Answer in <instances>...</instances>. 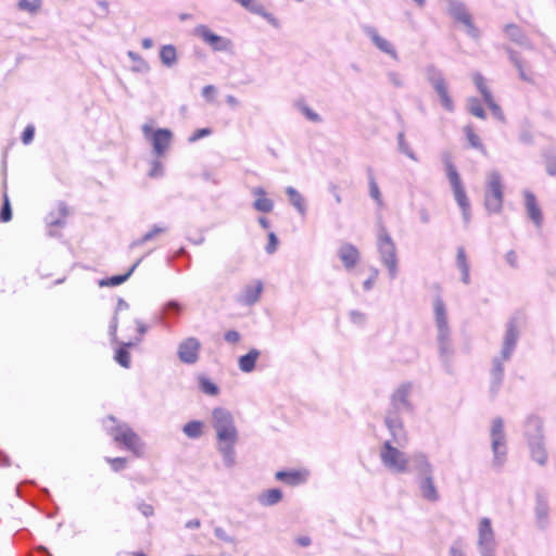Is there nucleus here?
Segmentation results:
<instances>
[{
  "mask_svg": "<svg viewBox=\"0 0 556 556\" xmlns=\"http://www.w3.org/2000/svg\"><path fill=\"white\" fill-rule=\"evenodd\" d=\"M210 426L214 431L215 450L225 469H233L238 464L237 445L240 431L235 415L226 407L217 406L210 413Z\"/></svg>",
  "mask_w": 556,
  "mask_h": 556,
  "instance_id": "obj_1",
  "label": "nucleus"
},
{
  "mask_svg": "<svg viewBox=\"0 0 556 556\" xmlns=\"http://www.w3.org/2000/svg\"><path fill=\"white\" fill-rule=\"evenodd\" d=\"M521 328L522 320L519 316L510 317L505 325L500 353L493 357L490 370L492 393H497L503 383L505 363L511 358L517 348Z\"/></svg>",
  "mask_w": 556,
  "mask_h": 556,
  "instance_id": "obj_2",
  "label": "nucleus"
},
{
  "mask_svg": "<svg viewBox=\"0 0 556 556\" xmlns=\"http://www.w3.org/2000/svg\"><path fill=\"white\" fill-rule=\"evenodd\" d=\"M431 316L437 332V342L441 357L447 362L453 354L452 325L446 301L441 294L431 300Z\"/></svg>",
  "mask_w": 556,
  "mask_h": 556,
  "instance_id": "obj_3",
  "label": "nucleus"
},
{
  "mask_svg": "<svg viewBox=\"0 0 556 556\" xmlns=\"http://www.w3.org/2000/svg\"><path fill=\"white\" fill-rule=\"evenodd\" d=\"M103 427L116 444L123 445L136 456L143 455L144 443L129 425L109 416L103 420Z\"/></svg>",
  "mask_w": 556,
  "mask_h": 556,
  "instance_id": "obj_4",
  "label": "nucleus"
},
{
  "mask_svg": "<svg viewBox=\"0 0 556 556\" xmlns=\"http://www.w3.org/2000/svg\"><path fill=\"white\" fill-rule=\"evenodd\" d=\"M442 162L444 164V170L446 178L450 182L454 200L456 201L458 207L462 211V216L465 226H468L471 220V206L470 201L467 197L464 184L462 178L452 161V156L450 154L442 155Z\"/></svg>",
  "mask_w": 556,
  "mask_h": 556,
  "instance_id": "obj_5",
  "label": "nucleus"
},
{
  "mask_svg": "<svg viewBox=\"0 0 556 556\" xmlns=\"http://www.w3.org/2000/svg\"><path fill=\"white\" fill-rule=\"evenodd\" d=\"M390 442H382L378 456L381 466L391 475H406L410 471V456L402 448Z\"/></svg>",
  "mask_w": 556,
  "mask_h": 556,
  "instance_id": "obj_6",
  "label": "nucleus"
},
{
  "mask_svg": "<svg viewBox=\"0 0 556 556\" xmlns=\"http://www.w3.org/2000/svg\"><path fill=\"white\" fill-rule=\"evenodd\" d=\"M377 251L380 263L387 268L391 280L399 275V257L396 245L386 228H380L377 235Z\"/></svg>",
  "mask_w": 556,
  "mask_h": 556,
  "instance_id": "obj_7",
  "label": "nucleus"
},
{
  "mask_svg": "<svg viewBox=\"0 0 556 556\" xmlns=\"http://www.w3.org/2000/svg\"><path fill=\"white\" fill-rule=\"evenodd\" d=\"M504 202L503 176L497 169L485 175L484 206L490 214H500Z\"/></svg>",
  "mask_w": 556,
  "mask_h": 556,
  "instance_id": "obj_8",
  "label": "nucleus"
},
{
  "mask_svg": "<svg viewBox=\"0 0 556 556\" xmlns=\"http://www.w3.org/2000/svg\"><path fill=\"white\" fill-rule=\"evenodd\" d=\"M527 426L532 427L534 430L533 432H530V430L526 431L531 459L543 467L547 464L548 454L542 432V421L535 416H530L527 418Z\"/></svg>",
  "mask_w": 556,
  "mask_h": 556,
  "instance_id": "obj_9",
  "label": "nucleus"
},
{
  "mask_svg": "<svg viewBox=\"0 0 556 556\" xmlns=\"http://www.w3.org/2000/svg\"><path fill=\"white\" fill-rule=\"evenodd\" d=\"M490 442L493 454L491 466L495 469H501L507 459L506 433L504 420L501 417L494 418L491 422Z\"/></svg>",
  "mask_w": 556,
  "mask_h": 556,
  "instance_id": "obj_10",
  "label": "nucleus"
},
{
  "mask_svg": "<svg viewBox=\"0 0 556 556\" xmlns=\"http://www.w3.org/2000/svg\"><path fill=\"white\" fill-rule=\"evenodd\" d=\"M143 138L151 144L152 153L161 157L170 149L174 138L172 130L168 128H154L152 123H144L141 126Z\"/></svg>",
  "mask_w": 556,
  "mask_h": 556,
  "instance_id": "obj_11",
  "label": "nucleus"
},
{
  "mask_svg": "<svg viewBox=\"0 0 556 556\" xmlns=\"http://www.w3.org/2000/svg\"><path fill=\"white\" fill-rule=\"evenodd\" d=\"M476 545L480 556H497L498 541L492 521L488 517L480 518L477 523Z\"/></svg>",
  "mask_w": 556,
  "mask_h": 556,
  "instance_id": "obj_12",
  "label": "nucleus"
},
{
  "mask_svg": "<svg viewBox=\"0 0 556 556\" xmlns=\"http://www.w3.org/2000/svg\"><path fill=\"white\" fill-rule=\"evenodd\" d=\"M446 7V11L450 16L456 22L463 25L466 33L477 39L479 38V29L473 25L472 16L467 10L465 3L460 0H441Z\"/></svg>",
  "mask_w": 556,
  "mask_h": 556,
  "instance_id": "obj_13",
  "label": "nucleus"
},
{
  "mask_svg": "<svg viewBox=\"0 0 556 556\" xmlns=\"http://www.w3.org/2000/svg\"><path fill=\"white\" fill-rule=\"evenodd\" d=\"M426 76L437 92L441 106L447 112H453L455 109L454 101L450 96L448 85L443 74L434 66H428L426 68Z\"/></svg>",
  "mask_w": 556,
  "mask_h": 556,
  "instance_id": "obj_14",
  "label": "nucleus"
},
{
  "mask_svg": "<svg viewBox=\"0 0 556 556\" xmlns=\"http://www.w3.org/2000/svg\"><path fill=\"white\" fill-rule=\"evenodd\" d=\"M193 34L215 52L232 51L233 43L229 38L215 34L208 26L204 24L197 25L193 28Z\"/></svg>",
  "mask_w": 556,
  "mask_h": 556,
  "instance_id": "obj_15",
  "label": "nucleus"
},
{
  "mask_svg": "<svg viewBox=\"0 0 556 556\" xmlns=\"http://www.w3.org/2000/svg\"><path fill=\"white\" fill-rule=\"evenodd\" d=\"M384 425L389 431L390 438L383 442H390L397 446H406L408 444V433L404 427L402 418L396 412H388L384 417Z\"/></svg>",
  "mask_w": 556,
  "mask_h": 556,
  "instance_id": "obj_16",
  "label": "nucleus"
},
{
  "mask_svg": "<svg viewBox=\"0 0 556 556\" xmlns=\"http://www.w3.org/2000/svg\"><path fill=\"white\" fill-rule=\"evenodd\" d=\"M202 344L195 337H187L177 345V356L182 364L193 365L200 359Z\"/></svg>",
  "mask_w": 556,
  "mask_h": 556,
  "instance_id": "obj_17",
  "label": "nucleus"
},
{
  "mask_svg": "<svg viewBox=\"0 0 556 556\" xmlns=\"http://www.w3.org/2000/svg\"><path fill=\"white\" fill-rule=\"evenodd\" d=\"M471 78H472L473 85L476 86L477 90L480 92L484 103L491 110L493 116L495 118L502 121L504 118L502 109L496 103V101L488 86L486 79L478 72L472 73Z\"/></svg>",
  "mask_w": 556,
  "mask_h": 556,
  "instance_id": "obj_18",
  "label": "nucleus"
},
{
  "mask_svg": "<svg viewBox=\"0 0 556 556\" xmlns=\"http://www.w3.org/2000/svg\"><path fill=\"white\" fill-rule=\"evenodd\" d=\"M412 392L413 383L410 382H402L394 389L391 395V404L395 409L394 412L412 409V403L409 401Z\"/></svg>",
  "mask_w": 556,
  "mask_h": 556,
  "instance_id": "obj_19",
  "label": "nucleus"
},
{
  "mask_svg": "<svg viewBox=\"0 0 556 556\" xmlns=\"http://www.w3.org/2000/svg\"><path fill=\"white\" fill-rule=\"evenodd\" d=\"M363 31L378 50L389 55L391 59L397 60V52L392 42L381 36L375 27L365 26Z\"/></svg>",
  "mask_w": 556,
  "mask_h": 556,
  "instance_id": "obj_20",
  "label": "nucleus"
},
{
  "mask_svg": "<svg viewBox=\"0 0 556 556\" xmlns=\"http://www.w3.org/2000/svg\"><path fill=\"white\" fill-rule=\"evenodd\" d=\"M337 254L346 270H352L361 262L358 249L350 242H343L338 248Z\"/></svg>",
  "mask_w": 556,
  "mask_h": 556,
  "instance_id": "obj_21",
  "label": "nucleus"
},
{
  "mask_svg": "<svg viewBox=\"0 0 556 556\" xmlns=\"http://www.w3.org/2000/svg\"><path fill=\"white\" fill-rule=\"evenodd\" d=\"M309 478L307 469L279 470L275 473V479L290 486L304 484Z\"/></svg>",
  "mask_w": 556,
  "mask_h": 556,
  "instance_id": "obj_22",
  "label": "nucleus"
},
{
  "mask_svg": "<svg viewBox=\"0 0 556 556\" xmlns=\"http://www.w3.org/2000/svg\"><path fill=\"white\" fill-rule=\"evenodd\" d=\"M416 472L417 479L434 473V467L427 454L415 452L410 455V469Z\"/></svg>",
  "mask_w": 556,
  "mask_h": 556,
  "instance_id": "obj_23",
  "label": "nucleus"
},
{
  "mask_svg": "<svg viewBox=\"0 0 556 556\" xmlns=\"http://www.w3.org/2000/svg\"><path fill=\"white\" fill-rule=\"evenodd\" d=\"M263 282L261 280L247 285L238 296V302L244 306H252L260 301L263 292Z\"/></svg>",
  "mask_w": 556,
  "mask_h": 556,
  "instance_id": "obj_24",
  "label": "nucleus"
},
{
  "mask_svg": "<svg viewBox=\"0 0 556 556\" xmlns=\"http://www.w3.org/2000/svg\"><path fill=\"white\" fill-rule=\"evenodd\" d=\"M417 485L424 500L430 503H435L440 500V493L434 481V473L417 479Z\"/></svg>",
  "mask_w": 556,
  "mask_h": 556,
  "instance_id": "obj_25",
  "label": "nucleus"
},
{
  "mask_svg": "<svg viewBox=\"0 0 556 556\" xmlns=\"http://www.w3.org/2000/svg\"><path fill=\"white\" fill-rule=\"evenodd\" d=\"M251 194L254 197L253 208L260 213H270L274 210V201L267 197V191L256 186L251 188Z\"/></svg>",
  "mask_w": 556,
  "mask_h": 556,
  "instance_id": "obj_26",
  "label": "nucleus"
},
{
  "mask_svg": "<svg viewBox=\"0 0 556 556\" xmlns=\"http://www.w3.org/2000/svg\"><path fill=\"white\" fill-rule=\"evenodd\" d=\"M522 194L525 198V207L528 217L535 224V226L540 227L542 225L543 216L534 193L526 189L522 191Z\"/></svg>",
  "mask_w": 556,
  "mask_h": 556,
  "instance_id": "obj_27",
  "label": "nucleus"
},
{
  "mask_svg": "<svg viewBox=\"0 0 556 556\" xmlns=\"http://www.w3.org/2000/svg\"><path fill=\"white\" fill-rule=\"evenodd\" d=\"M505 51L508 55L509 61L517 68L520 79H522L523 81H527V83H532L533 81L532 73H531V71H529L528 66L522 61L519 53L516 50L511 49L510 47H505Z\"/></svg>",
  "mask_w": 556,
  "mask_h": 556,
  "instance_id": "obj_28",
  "label": "nucleus"
},
{
  "mask_svg": "<svg viewBox=\"0 0 556 556\" xmlns=\"http://www.w3.org/2000/svg\"><path fill=\"white\" fill-rule=\"evenodd\" d=\"M282 500L283 493L279 488L265 489L256 496V501L262 507L275 506L282 502Z\"/></svg>",
  "mask_w": 556,
  "mask_h": 556,
  "instance_id": "obj_29",
  "label": "nucleus"
},
{
  "mask_svg": "<svg viewBox=\"0 0 556 556\" xmlns=\"http://www.w3.org/2000/svg\"><path fill=\"white\" fill-rule=\"evenodd\" d=\"M506 37L514 43L525 49H532V45L527 36L523 34L521 28L515 24H507L504 28Z\"/></svg>",
  "mask_w": 556,
  "mask_h": 556,
  "instance_id": "obj_30",
  "label": "nucleus"
},
{
  "mask_svg": "<svg viewBox=\"0 0 556 556\" xmlns=\"http://www.w3.org/2000/svg\"><path fill=\"white\" fill-rule=\"evenodd\" d=\"M261 356V351L257 349H250L249 352L238 358V367L239 369L244 374L252 372L255 367L256 363Z\"/></svg>",
  "mask_w": 556,
  "mask_h": 556,
  "instance_id": "obj_31",
  "label": "nucleus"
},
{
  "mask_svg": "<svg viewBox=\"0 0 556 556\" xmlns=\"http://www.w3.org/2000/svg\"><path fill=\"white\" fill-rule=\"evenodd\" d=\"M456 267L460 273V280L465 285L470 283V265L466 255V251L463 247H459L456 251Z\"/></svg>",
  "mask_w": 556,
  "mask_h": 556,
  "instance_id": "obj_32",
  "label": "nucleus"
},
{
  "mask_svg": "<svg viewBox=\"0 0 556 556\" xmlns=\"http://www.w3.org/2000/svg\"><path fill=\"white\" fill-rule=\"evenodd\" d=\"M286 194L289 198L291 205L301 215L305 216L307 212L305 198L292 186H288L285 189Z\"/></svg>",
  "mask_w": 556,
  "mask_h": 556,
  "instance_id": "obj_33",
  "label": "nucleus"
},
{
  "mask_svg": "<svg viewBox=\"0 0 556 556\" xmlns=\"http://www.w3.org/2000/svg\"><path fill=\"white\" fill-rule=\"evenodd\" d=\"M160 60L161 63L167 67L172 68L178 63V52L174 45H163L160 49Z\"/></svg>",
  "mask_w": 556,
  "mask_h": 556,
  "instance_id": "obj_34",
  "label": "nucleus"
},
{
  "mask_svg": "<svg viewBox=\"0 0 556 556\" xmlns=\"http://www.w3.org/2000/svg\"><path fill=\"white\" fill-rule=\"evenodd\" d=\"M68 210L64 203H59L46 217L49 227L64 225Z\"/></svg>",
  "mask_w": 556,
  "mask_h": 556,
  "instance_id": "obj_35",
  "label": "nucleus"
},
{
  "mask_svg": "<svg viewBox=\"0 0 556 556\" xmlns=\"http://www.w3.org/2000/svg\"><path fill=\"white\" fill-rule=\"evenodd\" d=\"M182 433L192 440L200 439L205 431V424L202 420H190L182 426Z\"/></svg>",
  "mask_w": 556,
  "mask_h": 556,
  "instance_id": "obj_36",
  "label": "nucleus"
},
{
  "mask_svg": "<svg viewBox=\"0 0 556 556\" xmlns=\"http://www.w3.org/2000/svg\"><path fill=\"white\" fill-rule=\"evenodd\" d=\"M535 520L538 527L541 529L546 528L548 523V505L545 500H543L541 496L536 500L535 505Z\"/></svg>",
  "mask_w": 556,
  "mask_h": 556,
  "instance_id": "obj_37",
  "label": "nucleus"
},
{
  "mask_svg": "<svg viewBox=\"0 0 556 556\" xmlns=\"http://www.w3.org/2000/svg\"><path fill=\"white\" fill-rule=\"evenodd\" d=\"M236 2L240 3L244 9L249 10L252 13H255L257 15L263 16L268 22H274L275 18L270 13H268L265 8L256 2L255 0H235Z\"/></svg>",
  "mask_w": 556,
  "mask_h": 556,
  "instance_id": "obj_38",
  "label": "nucleus"
},
{
  "mask_svg": "<svg viewBox=\"0 0 556 556\" xmlns=\"http://www.w3.org/2000/svg\"><path fill=\"white\" fill-rule=\"evenodd\" d=\"M141 261H142V258H139L130 267V269L126 274H124V275L112 276V277H110L108 279L100 280L99 281L100 287H115V286H119V285L124 283L130 277V275L134 273L136 267L141 263Z\"/></svg>",
  "mask_w": 556,
  "mask_h": 556,
  "instance_id": "obj_39",
  "label": "nucleus"
},
{
  "mask_svg": "<svg viewBox=\"0 0 556 556\" xmlns=\"http://www.w3.org/2000/svg\"><path fill=\"white\" fill-rule=\"evenodd\" d=\"M127 56L131 61V72L139 73V74H146L150 71L149 63L137 52L128 51Z\"/></svg>",
  "mask_w": 556,
  "mask_h": 556,
  "instance_id": "obj_40",
  "label": "nucleus"
},
{
  "mask_svg": "<svg viewBox=\"0 0 556 556\" xmlns=\"http://www.w3.org/2000/svg\"><path fill=\"white\" fill-rule=\"evenodd\" d=\"M16 9L29 15H37L42 9V0H17Z\"/></svg>",
  "mask_w": 556,
  "mask_h": 556,
  "instance_id": "obj_41",
  "label": "nucleus"
},
{
  "mask_svg": "<svg viewBox=\"0 0 556 556\" xmlns=\"http://www.w3.org/2000/svg\"><path fill=\"white\" fill-rule=\"evenodd\" d=\"M167 230L165 225H154L150 231L144 233L140 239L131 242L130 248L141 245L148 241L155 239L159 235L164 233Z\"/></svg>",
  "mask_w": 556,
  "mask_h": 556,
  "instance_id": "obj_42",
  "label": "nucleus"
},
{
  "mask_svg": "<svg viewBox=\"0 0 556 556\" xmlns=\"http://www.w3.org/2000/svg\"><path fill=\"white\" fill-rule=\"evenodd\" d=\"M296 110L305 116L309 122L320 123L323 119L318 113H316L308 104L303 101L295 103Z\"/></svg>",
  "mask_w": 556,
  "mask_h": 556,
  "instance_id": "obj_43",
  "label": "nucleus"
},
{
  "mask_svg": "<svg viewBox=\"0 0 556 556\" xmlns=\"http://www.w3.org/2000/svg\"><path fill=\"white\" fill-rule=\"evenodd\" d=\"M198 381H199V388L203 393L211 395V396H215L218 394V392H219L218 387L210 378H207L205 376H200L198 378Z\"/></svg>",
  "mask_w": 556,
  "mask_h": 556,
  "instance_id": "obj_44",
  "label": "nucleus"
},
{
  "mask_svg": "<svg viewBox=\"0 0 556 556\" xmlns=\"http://www.w3.org/2000/svg\"><path fill=\"white\" fill-rule=\"evenodd\" d=\"M467 109L469 113L475 115L476 117L485 119V112L477 98L470 97L467 99Z\"/></svg>",
  "mask_w": 556,
  "mask_h": 556,
  "instance_id": "obj_45",
  "label": "nucleus"
},
{
  "mask_svg": "<svg viewBox=\"0 0 556 556\" xmlns=\"http://www.w3.org/2000/svg\"><path fill=\"white\" fill-rule=\"evenodd\" d=\"M368 188L370 198L377 203L378 206L382 207V194L374 176H370L368 179Z\"/></svg>",
  "mask_w": 556,
  "mask_h": 556,
  "instance_id": "obj_46",
  "label": "nucleus"
},
{
  "mask_svg": "<svg viewBox=\"0 0 556 556\" xmlns=\"http://www.w3.org/2000/svg\"><path fill=\"white\" fill-rule=\"evenodd\" d=\"M132 343H125L124 346L119 348L115 354V361L124 368H129L130 366V354L126 350V346H131Z\"/></svg>",
  "mask_w": 556,
  "mask_h": 556,
  "instance_id": "obj_47",
  "label": "nucleus"
},
{
  "mask_svg": "<svg viewBox=\"0 0 556 556\" xmlns=\"http://www.w3.org/2000/svg\"><path fill=\"white\" fill-rule=\"evenodd\" d=\"M397 144H399V150L403 154H405L407 157H409L410 160H413L415 162L417 161V157H416L414 151L410 149L407 141L405 140L403 132L399 134V136H397Z\"/></svg>",
  "mask_w": 556,
  "mask_h": 556,
  "instance_id": "obj_48",
  "label": "nucleus"
},
{
  "mask_svg": "<svg viewBox=\"0 0 556 556\" xmlns=\"http://www.w3.org/2000/svg\"><path fill=\"white\" fill-rule=\"evenodd\" d=\"M464 131H465L467 140L469 141V143L472 148L480 149V150L483 149L480 137L475 132V130L471 126H466L464 128Z\"/></svg>",
  "mask_w": 556,
  "mask_h": 556,
  "instance_id": "obj_49",
  "label": "nucleus"
},
{
  "mask_svg": "<svg viewBox=\"0 0 556 556\" xmlns=\"http://www.w3.org/2000/svg\"><path fill=\"white\" fill-rule=\"evenodd\" d=\"M164 175V166L159 160H152L148 176L150 178H161Z\"/></svg>",
  "mask_w": 556,
  "mask_h": 556,
  "instance_id": "obj_50",
  "label": "nucleus"
},
{
  "mask_svg": "<svg viewBox=\"0 0 556 556\" xmlns=\"http://www.w3.org/2000/svg\"><path fill=\"white\" fill-rule=\"evenodd\" d=\"M351 323L355 326H364L367 320V315L358 309H353L349 313Z\"/></svg>",
  "mask_w": 556,
  "mask_h": 556,
  "instance_id": "obj_51",
  "label": "nucleus"
},
{
  "mask_svg": "<svg viewBox=\"0 0 556 556\" xmlns=\"http://www.w3.org/2000/svg\"><path fill=\"white\" fill-rule=\"evenodd\" d=\"M448 556H466V546L463 541H454L448 548Z\"/></svg>",
  "mask_w": 556,
  "mask_h": 556,
  "instance_id": "obj_52",
  "label": "nucleus"
},
{
  "mask_svg": "<svg viewBox=\"0 0 556 556\" xmlns=\"http://www.w3.org/2000/svg\"><path fill=\"white\" fill-rule=\"evenodd\" d=\"M378 275H379V270L377 268L372 267L370 269V276L363 282V289L365 291H370L374 288V286L377 281Z\"/></svg>",
  "mask_w": 556,
  "mask_h": 556,
  "instance_id": "obj_53",
  "label": "nucleus"
},
{
  "mask_svg": "<svg viewBox=\"0 0 556 556\" xmlns=\"http://www.w3.org/2000/svg\"><path fill=\"white\" fill-rule=\"evenodd\" d=\"M12 218V211H11V205H10V201H9V198L7 195V193L4 194V201H3V206H2V210H1V214H0V219L4 223L11 220Z\"/></svg>",
  "mask_w": 556,
  "mask_h": 556,
  "instance_id": "obj_54",
  "label": "nucleus"
},
{
  "mask_svg": "<svg viewBox=\"0 0 556 556\" xmlns=\"http://www.w3.org/2000/svg\"><path fill=\"white\" fill-rule=\"evenodd\" d=\"M504 258L508 266L513 269L519 268V258L518 254L514 250H509L505 253Z\"/></svg>",
  "mask_w": 556,
  "mask_h": 556,
  "instance_id": "obj_55",
  "label": "nucleus"
},
{
  "mask_svg": "<svg viewBox=\"0 0 556 556\" xmlns=\"http://www.w3.org/2000/svg\"><path fill=\"white\" fill-rule=\"evenodd\" d=\"M214 534L215 536L218 539V540H222L226 543H229V544H235L236 543V539L231 535H229L225 529H223L222 527H216L214 529Z\"/></svg>",
  "mask_w": 556,
  "mask_h": 556,
  "instance_id": "obj_56",
  "label": "nucleus"
},
{
  "mask_svg": "<svg viewBox=\"0 0 556 556\" xmlns=\"http://www.w3.org/2000/svg\"><path fill=\"white\" fill-rule=\"evenodd\" d=\"M217 89L213 85L204 86L202 89V96L207 102H213L216 98Z\"/></svg>",
  "mask_w": 556,
  "mask_h": 556,
  "instance_id": "obj_57",
  "label": "nucleus"
},
{
  "mask_svg": "<svg viewBox=\"0 0 556 556\" xmlns=\"http://www.w3.org/2000/svg\"><path fill=\"white\" fill-rule=\"evenodd\" d=\"M106 462L111 464L112 469L114 471H119L125 468L126 466V458L123 457H115V458H106Z\"/></svg>",
  "mask_w": 556,
  "mask_h": 556,
  "instance_id": "obj_58",
  "label": "nucleus"
},
{
  "mask_svg": "<svg viewBox=\"0 0 556 556\" xmlns=\"http://www.w3.org/2000/svg\"><path fill=\"white\" fill-rule=\"evenodd\" d=\"M35 136V127L33 125H27L22 135V142L24 144H29Z\"/></svg>",
  "mask_w": 556,
  "mask_h": 556,
  "instance_id": "obj_59",
  "label": "nucleus"
},
{
  "mask_svg": "<svg viewBox=\"0 0 556 556\" xmlns=\"http://www.w3.org/2000/svg\"><path fill=\"white\" fill-rule=\"evenodd\" d=\"M277 247H278V239H277L276 235L274 232H269L268 233V243L265 248L266 252L268 254H273L277 250Z\"/></svg>",
  "mask_w": 556,
  "mask_h": 556,
  "instance_id": "obj_60",
  "label": "nucleus"
},
{
  "mask_svg": "<svg viewBox=\"0 0 556 556\" xmlns=\"http://www.w3.org/2000/svg\"><path fill=\"white\" fill-rule=\"evenodd\" d=\"M208 135H211V129L210 128L198 129L195 132H193L192 136L189 137V142H195L199 139H202V138H204V137H206Z\"/></svg>",
  "mask_w": 556,
  "mask_h": 556,
  "instance_id": "obj_61",
  "label": "nucleus"
},
{
  "mask_svg": "<svg viewBox=\"0 0 556 556\" xmlns=\"http://www.w3.org/2000/svg\"><path fill=\"white\" fill-rule=\"evenodd\" d=\"M138 510L144 516L150 517L154 514V508L151 504L141 502L138 504Z\"/></svg>",
  "mask_w": 556,
  "mask_h": 556,
  "instance_id": "obj_62",
  "label": "nucleus"
},
{
  "mask_svg": "<svg viewBox=\"0 0 556 556\" xmlns=\"http://www.w3.org/2000/svg\"><path fill=\"white\" fill-rule=\"evenodd\" d=\"M241 339V336L236 330H229L225 333V340L229 343H238Z\"/></svg>",
  "mask_w": 556,
  "mask_h": 556,
  "instance_id": "obj_63",
  "label": "nucleus"
},
{
  "mask_svg": "<svg viewBox=\"0 0 556 556\" xmlns=\"http://www.w3.org/2000/svg\"><path fill=\"white\" fill-rule=\"evenodd\" d=\"M546 170L549 175H556V157H549L546 161Z\"/></svg>",
  "mask_w": 556,
  "mask_h": 556,
  "instance_id": "obj_64",
  "label": "nucleus"
}]
</instances>
